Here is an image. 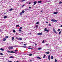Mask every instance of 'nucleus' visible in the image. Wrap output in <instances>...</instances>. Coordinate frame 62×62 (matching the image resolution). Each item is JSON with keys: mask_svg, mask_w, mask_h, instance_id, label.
I'll list each match as a JSON object with an SVG mask.
<instances>
[{"mask_svg": "<svg viewBox=\"0 0 62 62\" xmlns=\"http://www.w3.org/2000/svg\"><path fill=\"white\" fill-rule=\"evenodd\" d=\"M30 61H31H31H32V60H30Z\"/></svg>", "mask_w": 62, "mask_h": 62, "instance_id": "obj_52", "label": "nucleus"}, {"mask_svg": "<svg viewBox=\"0 0 62 62\" xmlns=\"http://www.w3.org/2000/svg\"><path fill=\"white\" fill-rule=\"evenodd\" d=\"M29 56H32V54H29Z\"/></svg>", "mask_w": 62, "mask_h": 62, "instance_id": "obj_37", "label": "nucleus"}, {"mask_svg": "<svg viewBox=\"0 0 62 62\" xmlns=\"http://www.w3.org/2000/svg\"><path fill=\"white\" fill-rule=\"evenodd\" d=\"M62 1H60L59 3V4H61L62 3Z\"/></svg>", "mask_w": 62, "mask_h": 62, "instance_id": "obj_33", "label": "nucleus"}, {"mask_svg": "<svg viewBox=\"0 0 62 62\" xmlns=\"http://www.w3.org/2000/svg\"><path fill=\"white\" fill-rule=\"evenodd\" d=\"M9 58H14V57L12 56H11Z\"/></svg>", "mask_w": 62, "mask_h": 62, "instance_id": "obj_16", "label": "nucleus"}, {"mask_svg": "<svg viewBox=\"0 0 62 62\" xmlns=\"http://www.w3.org/2000/svg\"><path fill=\"white\" fill-rule=\"evenodd\" d=\"M18 40H22V39L21 38H18Z\"/></svg>", "mask_w": 62, "mask_h": 62, "instance_id": "obj_9", "label": "nucleus"}, {"mask_svg": "<svg viewBox=\"0 0 62 62\" xmlns=\"http://www.w3.org/2000/svg\"><path fill=\"white\" fill-rule=\"evenodd\" d=\"M44 31H46L47 32H49V30H47V28H45L44 29Z\"/></svg>", "mask_w": 62, "mask_h": 62, "instance_id": "obj_3", "label": "nucleus"}, {"mask_svg": "<svg viewBox=\"0 0 62 62\" xmlns=\"http://www.w3.org/2000/svg\"><path fill=\"white\" fill-rule=\"evenodd\" d=\"M16 62H19V61H17Z\"/></svg>", "mask_w": 62, "mask_h": 62, "instance_id": "obj_60", "label": "nucleus"}, {"mask_svg": "<svg viewBox=\"0 0 62 62\" xmlns=\"http://www.w3.org/2000/svg\"><path fill=\"white\" fill-rule=\"evenodd\" d=\"M48 58L49 60H50V58Z\"/></svg>", "mask_w": 62, "mask_h": 62, "instance_id": "obj_55", "label": "nucleus"}, {"mask_svg": "<svg viewBox=\"0 0 62 62\" xmlns=\"http://www.w3.org/2000/svg\"><path fill=\"white\" fill-rule=\"evenodd\" d=\"M18 50H16L15 51V52H18Z\"/></svg>", "mask_w": 62, "mask_h": 62, "instance_id": "obj_35", "label": "nucleus"}, {"mask_svg": "<svg viewBox=\"0 0 62 62\" xmlns=\"http://www.w3.org/2000/svg\"><path fill=\"white\" fill-rule=\"evenodd\" d=\"M49 25L50 26H51V24H50Z\"/></svg>", "mask_w": 62, "mask_h": 62, "instance_id": "obj_46", "label": "nucleus"}, {"mask_svg": "<svg viewBox=\"0 0 62 62\" xmlns=\"http://www.w3.org/2000/svg\"><path fill=\"white\" fill-rule=\"evenodd\" d=\"M19 14L20 15H22V14H23V13L22 12H20Z\"/></svg>", "mask_w": 62, "mask_h": 62, "instance_id": "obj_18", "label": "nucleus"}, {"mask_svg": "<svg viewBox=\"0 0 62 62\" xmlns=\"http://www.w3.org/2000/svg\"><path fill=\"white\" fill-rule=\"evenodd\" d=\"M0 50H1V51H4V49H3V48H1L0 49Z\"/></svg>", "mask_w": 62, "mask_h": 62, "instance_id": "obj_13", "label": "nucleus"}, {"mask_svg": "<svg viewBox=\"0 0 62 62\" xmlns=\"http://www.w3.org/2000/svg\"><path fill=\"white\" fill-rule=\"evenodd\" d=\"M50 55H49L48 56V58H50Z\"/></svg>", "mask_w": 62, "mask_h": 62, "instance_id": "obj_38", "label": "nucleus"}, {"mask_svg": "<svg viewBox=\"0 0 62 62\" xmlns=\"http://www.w3.org/2000/svg\"><path fill=\"white\" fill-rule=\"evenodd\" d=\"M11 53H15V52L13 51H11Z\"/></svg>", "mask_w": 62, "mask_h": 62, "instance_id": "obj_23", "label": "nucleus"}, {"mask_svg": "<svg viewBox=\"0 0 62 62\" xmlns=\"http://www.w3.org/2000/svg\"><path fill=\"white\" fill-rule=\"evenodd\" d=\"M6 39H7L4 38L3 39V41H6Z\"/></svg>", "mask_w": 62, "mask_h": 62, "instance_id": "obj_17", "label": "nucleus"}, {"mask_svg": "<svg viewBox=\"0 0 62 62\" xmlns=\"http://www.w3.org/2000/svg\"><path fill=\"white\" fill-rule=\"evenodd\" d=\"M36 23L37 24H39V22H37Z\"/></svg>", "mask_w": 62, "mask_h": 62, "instance_id": "obj_26", "label": "nucleus"}, {"mask_svg": "<svg viewBox=\"0 0 62 62\" xmlns=\"http://www.w3.org/2000/svg\"><path fill=\"white\" fill-rule=\"evenodd\" d=\"M29 47H31V46H29Z\"/></svg>", "mask_w": 62, "mask_h": 62, "instance_id": "obj_57", "label": "nucleus"}, {"mask_svg": "<svg viewBox=\"0 0 62 62\" xmlns=\"http://www.w3.org/2000/svg\"><path fill=\"white\" fill-rule=\"evenodd\" d=\"M57 62V60L55 59V62Z\"/></svg>", "mask_w": 62, "mask_h": 62, "instance_id": "obj_43", "label": "nucleus"}, {"mask_svg": "<svg viewBox=\"0 0 62 62\" xmlns=\"http://www.w3.org/2000/svg\"><path fill=\"white\" fill-rule=\"evenodd\" d=\"M61 31H60L59 32V34H61Z\"/></svg>", "mask_w": 62, "mask_h": 62, "instance_id": "obj_41", "label": "nucleus"}, {"mask_svg": "<svg viewBox=\"0 0 62 62\" xmlns=\"http://www.w3.org/2000/svg\"><path fill=\"white\" fill-rule=\"evenodd\" d=\"M8 62H12V61H9Z\"/></svg>", "mask_w": 62, "mask_h": 62, "instance_id": "obj_44", "label": "nucleus"}, {"mask_svg": "<svg viewBox=\"0 0 62 62\" xmlns=\"http://www.w3.org/2000/svg\"><path fill=\"white\" fill-rule=\"evenodd\" d=\"M52 22H57V20L55 19H52L51 20Z\"/></svg>", "mask_w": 62, "mask_h": 62, "instance_id": "obj_1", "label": "nucleus"}, {"mask_svg": "<svg viewBox=\"0 0 62 62\" xmlns=\"http://www.w3.org/2000/svg\"><path fill=\"white\" fill-rule=\"evenodd\" d=\"M28 49H32V48L29 47L28 48Z\"/></svg>", "mask_w": 62, "mask_h": 62, "instance_id": "obj_29", "label": "nucleus"}, {"mask_svg": "<svg viewBox=\"0 0 62 62\" xmlns=\"http://www.w3.org/2000/svg\"><path fill=\"white\" fill-rule=\"evenodd\" d=\"M0 55H3V53H0Z\"/></svg>", "mask_w": 62, "mask_h": 62, "instance_id": "obj_32", "label": "nucleus"}, {"mask_svg": "<svg viewBox=\"0 0 62 62\" xmlns=\"http://www.w3.org/2000/svg\"><path fill=\"white\" fill-rule=\"evenodd\" d=\"M60 29H58V30L57 31H60Z\"/></svg>", "mask_w": 62, "mask_h": 62, "instance_id": "obj_48", "label": "nucleus"}, {"mask_svg": "<svg viewBox=\"0 0 62 62\" xmlns=\"http://www.w3.org/2000/svg\"><path fill=\"white\" fill-rule=\"evenodd\" d=\"M53 31L54 32V33H55L56 34H57V32L56 31H55V30L54 29H53Z\"/></svg>", "mask_w": 62, "mask_h": 62, "instance_id": "obj_4", "label": "nucleus"}, {"mask_svg": "<svg viewBox=\"0 0 62 62\" xmlns=\"http://www.w3.org/2000/svg\"><path fill=\"white\" fill-rule=\"evenodd\" d=\"M29 8H30V9H31V7H29Z\"/></svg>", "mask_w": 62, "mask_h": 62, "instance_id": "obj_42", "label": "nucleus"}, {"mask_svg": "<svg viewBox=\"0 0 62 62\" xmlns=\"http://www.w3.org/2000/svg\"><path fill=\"white\" fill-rule=\"evenodd\" d=\"M31 4V2H29L28 4V5H29V4Z\"/></svg>", "mask_w": 62, "mask_h": 62, "instance_id": "obj_47", "label": "nucleus"}, {"mask_svg": "<svg viewBox=\"0 0 62 62\" xmlns=\"http://www.w3.org/2000/svg\"><path fill=\"white\" fill-rule=\"evenodd\" d=\"M16 39H18V38L17 37H16Z\"/></svg>", "mask_w": 62, "mask_h": 62, "instance_id": "obj_49", "label": "nucleus"}, {"mask_svg": "<svg viewBox=\"0 0 62 62\" xmlns=\"http://www.w3.org/2000/svg\"><path fill=\"white\" fill-rule=\"evenodd\" d=\"M25 0H21V1L22 2H24V1H25Z\"/></svg>", "mask_w": 62, "mask_h": 62, "instance_id": "obj_21", "label": "nucleus"}, {"mask_svg": "<svg viewBox=\"0 0 62 62\" xmlns=\"http://www.w3.org/2000/svg\"><path fill=\"white\" fill-rule=\"evenodd\" d=\"M23 45L26 46V45L24 44Z\"/></svg>", "mask_w": 62, "mask_h": 62, "instance_id": "obj_51", "label": "nucleus"}, {"mask_svg": "<svg viewBox=\"0 0 62 62\" xmlns=\"http://www.w3.org/2000/svg\"><path fill=\"white\" fill-rule=\"evenodd\" d=\"M24 6V5H23V6H22V8H23V7Z\"/></svg>", "mask_w": 62, "mask_h": 62, "instance_id": "obj_39", "label": "nucleus"}, {"mask_svg": "<svg viewBox=\"0 0 62 62\" xmlns=\"http://www.w3.org/2000/svg\"><path fill=\"white\" fill-rule=\"evenodd\" d=\"M38 3L39 4V3H41V1H39L38 2Z\"/></svg>", "mask_w": 62, "mask_h": 62, "instance_id": "obj_19", "label": "nucleus"}, {"mask_svg": "<svg viewBox=\"0 0 62 62\" xmlns=\"http://www.w3.org/2000/svg\"><path fill=\"white\" fill-rule=\"evenodd\" d=\"M42 10L41 11V12H42Z\"/></svg>", "mask_w": 62, "mask_h": 62, "instance_id": "obj_59", "label": "nucleus"}, {"mask_svg": "<svg viewBox=\"0 0 62 62\" xmlns=\"http://www.w3.org/2000/svg\"><path fill=\"white\" fill-rule=\"evenodd\" d=\"M61 27H62V25H61Z\"/></svg>", "mask_w": 62, "mask_h": 62, "instance_id": "obj_56", "label": "nucleus"}, {"mask_svg": "<svg viewBox=\"0 0 62 62\" xmlns=\"http://www.w3.org/2000/svg\"><path fill=\"white\" fill-rule=\"evenodd\" d=\"M45 53L47 54H49V52H46Z\"/></svg>", "mask_w": 62, "mask_h": 62, "instance_id": "obj_14", "label": "nucleus"}, {"mask_svg": "<svg viewBox=\"0 0 62 62\" xmlns=\"http://www.w3.org/2000/svg\"><path fill=\"white\" fill-rule=\"evenodd\" d=\"M35 46H37V44H35Z\"/></svg>", "mask_w": 62, "mask_h": 62, "instance_id": "obj_53", "label": "nucleus"}, {"mask_svg": "<svg viewBox=\"0 0 62 62\" xmlns=\"http://www.w3.org/2000/svg\"><path fill=\"white\" fill-rule=\"evenodd\" d=\"M5 38H7V39H8V36H7L5 37Z\"/></svg>", "mask_w": 62, "mask_h": 62, "instance_id": "obj_27", "label": "nucleus"}, {"mask_svg": "<svg viewBox=\"0 0 62 62\" xmlns=\"http://www.w3.org/2000/svg\"><path fill=\"white\" fill-rule=\"evenodd\" d=\"M8 48L9 49L12 50V49H13V47L12 46H9L8 47Z\"/></svg>", "mask_w": 62, "mask_h": 62, "instance_id": "obj_2", "label": "nucleus"}, {"mask_svg": "<svg viewBox=\"0 0 62 62\" xmlns=\"http://www.w3.org/2000/svg\"><path fill=\"white\" fill-rule=\"evenodd\" d=\"M18 26H19V25H16V27H18Z\"/></svg>", "mask_w": 62, "mask_h": 62, "instance_id": "obj_40", "label": "nucleus"}, {"mask_svg": "<svg viewBox=\"0 0 62 62\" xmlns=\"http://www.w3.org/2000/svg\"><path fill=\"white\" fill-rule=\"evenodd\" d=\"M38 25H36V27H37V28H38Z\"/></svg>", "mask_w": 62, "mask_h": 62, "instance_id": "obj_45", "label": "nucleus"}, {"mask_svg": "<svg viewBox=\"0 0 62 62\" xmlns=\"http://www.w3.org/2000/svg\"><path fill=\"white\" fill-rule=\"evenodd\" d=\"M41 48H38V50H41Z\"/></svg>", "mask_w": 62, "mask_h": 62, "instance_id": "obj_34", "label": "nucleus"}, {"mask_svg": "<svg viewBox=\"0 0 62 62\" xmlns=\"http://www.w3.org/2000/svg\"><path fill=\"white\" fill-rule=\"evenodd\" d=\"M51 58L52 59H53V56H52L51 57Z\"/></svg>", "mask_w": 62, "mask_h": 62, "instance_id": "obj_25", "label": "nucleus"}, {"mask_svg": "<svg viewBox=\"0 0 62 62\" xmlns=\"http://www.w3.org/2000/svg\"><path fill=\"white\" fill-rule=\"evenodd\" d=\"M19 31V32H21V31H22V30H21L20 29H19L18 30Z\"/></svg>", "mask_w": 62, "mask_h": 62, "instance_id": "obj_30", "label": "nucleus"}, {"mask_svg": "<svg viewBox=\"0 0 62 62\" xmlns=\"http://www.w3.org/2000/svg\"><path fill=\"white\" fill-rule=\"evenodd\" d=\"M4 14H7V13H4Z\"/></svg>", "mask_w": 62, "mask_h": 62, "instance_id": "obj_50", "label": "nucleus"}, {"mask_svg": "<svg viewBox=\"0 0 62 62\" xmlns=\"http://www.w3.org/2000/svg\"><path fill=\"white\" fill-rule=\"evenodd\" d=\"M37 3V1H34V6H35L36 4Z\"/></svg>", "mask_w": 62, "mask_h": 62, "instance_id": "obj_6", "label": "nucleus"}, {"mask_svg": "<svg viewBox=\"0 0 62 62\" xmlns=\"http://www.w3.org/2000/svg\"><path fill=\"white\" fill-rule=\"evenodd\" d=\"M46 46L48 45V44H46Z\"/></svg>", "mask_w": 62, "mask_h": 62, "instance_id": "obj_58", "label": "nucleus"}, {"mask_svg": "<svg viewBox=\"0 0 62 62\" xmlns=\"http://www.w3.org/2000/svg\"><path fill=\"white\" fill-rule=\"evenodd\" d=\"M46 23H48V22H46Z\"/></svg>", "mask_w": 62, "mask_h": 62, "instance_id": "obj_54", "label": "nucleus"}, {"mask_svg": "<svg viewBox=\"0 0 62 62\" xmlns=\"http://www.w3.org/2000/svg\"><path fill=\"white\" fill-rule=\"evenodd\" d=\"M45 56H46V55L45 54L44 55L43 57V58H44L45 57Z\"/></svg>", "mask_w": 62, "mask_h": 62, "instance_id": "obj_24", "label": "nucleus"}, {"mask_svg": "<svg viewBox=\"0 0 62 62\" xmlns=\"http://www.w3.org/2000/svg\"><path fill=\"white\" fill-rule=\"evenodd\" d=\"M42 35V32L38 33V35Z\"/></svg>", "mask_w": 62, "mask_h": 62, "instance_id": "obj_5", "label": "nucleus"}, {"mask_svg": "<svg viewBox=\"0 0 62 62\" xmlns=\"http://www.w3.org/2000/svg\"><path fill=\"white\" fill-rule=\"evenodd\" d=\"M13 32H14V33H15V30H13Z\"/></svg>", "mask_w": 62, "mask_h": 62, "instance_id": "obj_28", "label": "nucleus"}, {"mask_svg": "<svg viewBox=\"0 0 62 62\" xmlns=\"http://www.w3.org/2000/svg\"><path fill=\"white\" fill-rule=\"evenodd\" d=\"M14 37H12V40H14Z\"/></svg>", "mask_w": 62, "mask_h": 62, "instance_id": "obj_22", "label": "nucleus"}, {"mask_svg": "<svg viewBox=\"0 0 62 62\" xmlns=\"http://www.w3.org/2000/svg\"><path fill=\"white\" fill-rule=\"evenodd\" d=\"M8 11V10H7Z\"/></svg>", "mask_w": 62, "mask_h": 62, "instance_id": "obj_62", "label": "nucleus"}, {"mask_svg": "<svg viewBox=\"0 0 62 62\" xmlns=\"http://www.w3.org/2000/svg\"><path fill=\"white\" fill-rule=\"evenodd\" d=\"M37 58H38L39 59H41V58L40 57H37Z\"/></svg>", "mask_w": 62, "mask_h": 62, "instance_id": "obj_10", "label": "nucleus"}, {"mask_svg": "<svg viewBox=\"0 0 62 62\" xmlns=\"http://www.w3.org/2000/svg\"><path fill=\"white\" fill-rule=\"evenodd\" d=\"M20 47H23L24 48H26V46H21Z\"/></svg>", "mask_w": 62, "mask_h": 62, "instance_id": "obj_20", "label": "nucleus"}, {"mask_svg": "<svg viewBox=\"0 0 62 62\" xmlns=\"http://www.w3.org/2000/svg\"><path fill=\"white\" fill-rule=\"evenodd\" d=\"M21 43H23V42H22Z\"/></svg>", "mask_w": 62, "mask_h": 62, "instance_id": "obj_61", "label": "nucleus"}, {"mask_svg": "<svg viewBox=\"0 0 62 62\" xmlns=\"http://www.w3.org/2000/svg\"><path fill=\"white\" fill-rule=\"evenodd\" d=\"M7 52H8V53H11V51H8Z\"/></svg>", "mask_w": 62, "mask_h": 62, "instance_id": "obj_31", "label": "nucleus"}, {"mask_svg": "<svg viewBox=\"0 0 62 62\" xmlns=\"http://www.w3.org/2000/svg\"><path fill=\"white\" fill-rule=\"evenodd\" d=\"M20 29H23V28H22V27H20Z\"/></svg>", "mask_w": 62, "mask_h": 62, "instance_id": "obj_36", "label": "nucleus"}, {"mask_svg": "<svg viewBox=\"0 0 62 62\" xmlns=\"http://www.w3.org/2000/svg\"><path fill=\"white\" fill-rule=\"evenodd\" d=\"M24 12H25L23 10L22 11V13H24Z\"/></svg>", "mask_w": 62, "mask_h": 62, "instance_id": "obj_15", "label": "nucleus"}, {"mask_svg": "<svg viewBox=\"0 0 62 62\" xmlns=\"http://www.w3.org/2000/svg\"><path fill=\"white\" fill-rule=\"evenodd\" d=\"M4 19H6V18H8V17L7 16H4Z\"/></svg>", "mask_w": 62, "mask_h": 62, "instance_id": "obj_8", "label": "nucleus"}, {"mask_svg": "<svg viewBox=\"0 0 62 62\" xmlns=\"http://www.w3.org/2000/svg\"><path fill=\"white\" fill-rule=\"evenodd\" d=\"M46 42V40H43V42H42V43H44Z\"/></svg>", "mask_w": 62, "mask_h": 62, "instance_id": "obj_7", "label": "nucleus"}, {"mask_svg": "<svg viewBox=\"0 0 62 62\" xmlns=\"http://www.w3.org/2000/svg\"><path fill=\"white\" fill-rule=\"evenodd\" d=\"M13 10V9L12 8H11V9H9V11H11V10Z\"/></svg>", "mask_w": 62, "mask_h": 62, "instance_id": "obj_12", "label": "nucleus"}, {"mask_svg": "<svg viewBox=\"0 0 62 62\" xmlns=\"http://www.w3.org/2000/svg\"><path fill=\"white\" fill-rule=\"evenodd\" d=\"M54 14H57V12H54L53 13Z\"/></svg>", "mask_w": 62, "mask_h": 62, "instance_id": "obj_11", "label": "nucleus"}]
</instances>
